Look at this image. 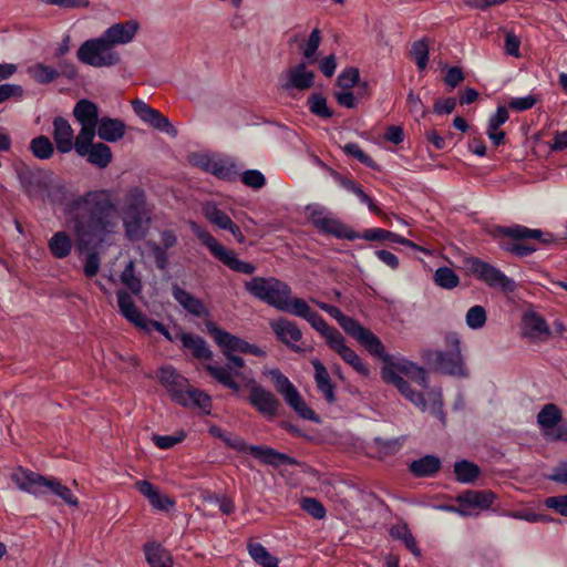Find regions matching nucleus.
I'll return each mask as SVG.
<instances>
[{
    "label": "nucleus",
    "instance_id": "7c9ffc66",
    "mask_svg": "<svg viewBox=\"0 0 567 567\" xmlns=\"http://www.w3.org/2000/svg\"><path fill=\"white\" fill-rule=\"evenodd\" d=\"M442 462L435 455H424L409 465L410 473L416 478L434 477L441 470Z\"/></svg>",
    "mask_w": 567,
    "mask_h": 567
},
{
    "label": "nucleus",
    "instance_id": "864d4df0",
    "mask_svg": "<svg viewBox=\"0 0 567 567\" xmlns=\"http://www.w3.org/2000/svg\"><path fill=\"white\" fill-rule=\"evenodd\" d=\"M321 42V32L319 29H313L309 35V39L303 48L302 54L309 61L313 63L316 61L317 51Z\"/></svg>",
    "mask_w": 567,
    "mask_h": 567
},
{
    "label": "nucleus",
    "instance_id": "dca6fc26",
    "mask_svg": "<svg viewBox=\"0 0 567 567\" xmlns=\"http://www.w3.org/2000/svg\"><path fill=\"white\" fill-rule=\"evenodd\" d=\"M278 310L308 321L321 337H324L332 328L327 323L322 316L310 308L305 299L292 297V293L281 301Z\"/></svg>",
    "mask_w": 567,
    "mask_h": 567
},
{
    "label": "nucleus",
    "instance_id": "473e14b6",
    "mask_svg": "<svg viewBox=\"0 0 567 567\" xmlns=\"http://www.w3.org/2000/svg\"><path fill=\"white\" fill-rule=\"evenodd\" d=\"M239 175V168L233 158L215 154V177L236 182Z\"/></svg>",
    "mask_w": 567,
    "mask_h": 567
},
{
    "label": "nucleus",
    "instance_id": "6ab92c4d",
    "mask_svg": "<svg viewBox=\"0 0 567 567\" xmlns=\"http://www.w3.org/2000/svg\"><path fill=\"white\" fill-rule=\"evenodd\" d=\"M323 338L326 339L329 348L336 351L342 360L351 365L359 374L363 377H368L370 374L369 367L344 343L343 336L336 328L332 327Z\"/></svg>",
    "mask_w": 567,
    "mask_h": 567
},
{
    "label": "nucleus",
    "instance_id": "4468645a",
    "mask_svg": "<svg viewBox=\"0 0 567 567\" xmlns=\"http://www.w3.org/2000/svg\"><path fill=\"white\" fill-rule=\"evenodd\" d=\"M116 295L120 313L127 321L146 332L156 330L165 336L166 339L172 340L169 332L161 322L148 319L136 308L132 296L126 290L121 289Z\"/></svg>",
    "mask_w": 567,
    "mask_h": 567
},
{
    "label": "nucleus",
    "instance_id": "de8ad7c7",
    "mask_svg": "<svg viewBox=\"0 0 567 567\" xmlns=\"http://www.w3.org/2000/svg\"><path fill=\"white\" fill-rule=\"evenodd\" d=\"M523 320L528 330L538 334H550L548 323L540 315L533 311L526 312Z\"/></svg>",
    "mask_w": 567,
    "mask_h": 567
},
{
    "label": "nucleus",
    "instance_id": "9d476101",
    "mask_svg": "<svg viewBox=\"0 0 567 567\" xmlns=\"http://www.w3.org/2000/svg\"><path fill=\"white\" fill-rule=\"evenodd\" d=\"M11 480L19 489L37 497L49 493L59 497L64 487L56 478L45 477L23 467H17L11 474Z\"/></svg>",
    "mask_w": 567,
    "mask_h": 567
},
{
    "label": "nucleus",
    "instance_id": "09e8293b",
    "mask_svg": "<svg viewBox=\"0 0 567 567\" xmlns=\"http://www.w3.org/2000/svg\"><path fill=\"white\" fill-rule=\"evenodd\" d=\"M487 320L486 310L483 306L476 305L471 307L465 316V321L468 328L473 330L481 329L485 326Z\"/></svg>",
    "mask_w": 567,
    "mask_h": 567
},
{
    "label": "nucleus",
    "instance_id": "423d86ee",
    "mask_svg": "<svg viewBox=\"0 0 567 567\" xmlns=\"http://www.w3.org/2000/svg\"><path fill=\"white\" fill-rule=\"evenodd\" d=\"M215 437L220 439L226 446L241 454H249L266 465L278 467L280 465H299V462L286 453H281L266 445H250L241 436L223 432L215 426Z\"/></svg>",
    "mask_w": 567,
    "mask_h": 567
},
{
    "label": "nucleus",
    "instance_id": "37998d69",
    "mask_svg": "<svg viewBox=\"0 0 567 567\" xmlns=\"http://www.w3.org/2000/svg\"><path fill=\"white\" fill-rule=\"evenodd\" d=\"M28 74L39 84H48L56 80L60 73L52 66L37 63L28 68Z\"/></svg>",
    "mask_w": 567,
    "mask_h": 567
},
{
    "label": "nucleus",
    "instance_id": "6e6552de",
    "mask_svg": "<svg viewBox=\"0 0 567 567\" xmlns=\"http://www.w3.org/2000/svg\"><path fill=\"white\" fill-rule=\"evenodd\" d=\"M76 59L95 69L113 68L122 62L121 53L102 34L82 42L76 51Z\"/></svg>",
    "mask_w": 567,
    "mask_h": 567
},
{
    "label": "nucleus",
    "instance_id": "5701e85b",
    "mask_svg": "<svg viewBox=\"0 0 567 567\" xmlns=\"http://www.w3.org/2000/svg\"><path fill=\"white\" fill-rule=\"evenodd\" d=\"M270 328L281 343L293 351H300V348L295 344L302 339V332L297 323L280 317L270 322Z\"/></svg>",
    "mask_w": 567,
    "mask_h": 567
},
{
    "label": "nucleus",
    "instance_id": "338daca9",
    "mask_svg": "<svg viewBox=\"0 0 567 567\" xmlns=\"http://www.w3.org/2000/svg\"><path fill=\"white\" fill-rule=\"evenodd\" d=\"M545 436L549 441H561L567 443V419L561 421L554 431H546Z\"/></svg>",
    "mask_w": 567,
    "mask_h": 567
},
{
    "label": "nucleus",
    "instance_id": "a878e982",
    "mask_svg": "<svg viewBox=\"0 0 567 567\" xmlns=\"http://www.w3.org/2000/svg\"><path fill=\"white\" fill-rule=\"evenodd\" d=\"M313 225L320 233L332 235L338 239L355 240L360 237V233L352 230L349 226L334 218H315Z\"/></svg>",
    "mask_w": 567,
    "mask_h": 567
},
{
    "label": "nucleus",
    "instance_id": "bb28decb",
    "mask_svg": "<svg viewBox=\"0 0 567 567\" xmlns=\"http://www.w3.org/2000/svg\"><path fill=\"white\" fill-rule=\"evenodd\" d=\"M53 140L60 153H69L74 148V132L68 120L56 116L53 120Z\"/></svg>",
    "mask_w": 567,
    "mask_h": 567
},
{
    "label": "nucleus",
    "instance_id": "c03bdc74",
    "mask_svg": "<svg viewBox=\"0 0 567 567\" xmlns=\"http://www.w3.org/2000/svg\"><path fill=\"white\" fill-rule=\"evenodd\" d=\"M381 378L389 384L394 385L398 391L406 398V395L411 393L413 390L411 384L399 375L391 367H382L381 369Z\"/></svg>",
    "mask_w": 567,
    "mask_h": 567
},
{
    "label": "nucleus",
    "instance_id": "3c124183",
    "mask_svg": "<svg viewBox=\"0 0 567 567\" xmlns=\"http://www.w3.org/2000/svg\"><path fill=\"white\" fill-rule=\"evenodd\" d=\"M411 55L420 71L426 69L429 63V47L424 40L415 41L412 44Z\"/></svg>",
    "mask_w": 567,
    "mask_h": 567
},
{
    "label": "nucleus",
    "instance_id": "f03ea898",
    "mask_svg": "<svg viewBox=\"0 0 567 567\" xmlns=\"http://www.w3.org/2000/svg\"><path fill=\"white\" fill-rule=\"evenodd\" d=\"M215 344L226 358L225 363L215 362V381L233 391L235 395L240 393V384L237 380L252 381L251 371L246 368L240 354L266 357V351L256 344L227 332L215 326Z\"/></svg>",
    "mask_w": 567,
    "mask_h": 567
},
{
    "label": "nucleus",
    "instance_id": "a18cd8bd",
    "mask_svg": "<svg viewBox=\"0 0 567 567\" xmlns=\"http://www.w3.org/2000/svg\"><path fill=\"white\" fill-rule=\"evenodd\" d=\"M434 282L444 289H454L460 284L456 272L449 267H440L434 272Z\"/></svg>",
    "mask_w": 567,
    "mask_h": 567
},
{
    "label": "nucleus",
    "instance_id": "b1692460",
    "mask_svg": "<svg viewBox=\"0 0 567 567\" xmlns=\"http://www.w3.org/2000/svg\"><path fill=\"white\" fill-rule=\"evenodd\" d=\"M215 259H218L224 266L238 274L252 275L257 269L254 264L240 260L235 250L226 248L216 240Z\"/></svg>",
    "mask_w": 567,
    "mask_h": 567
},
{
    "label": "nucleus",
    "instance_id": "ea45409f",
    "mask_svg": "<svg viewBox=\"0 0 567 567\" xmlns=\"http://www.w3.org/2000/svg\"><path fill=\"white\" fill-rule=\"evenodd\" d=\"M215 227L224 230H228L235 240L239 244L245 243V236L241 233L239 226L233 221V219L223 210L215 206Z\"/></svg>",
    "mask_w": 567,
    "mask_h": 567
},
{
    "label": "nucleus",
    "instance_id": "20e7f679",
    "mask_svg": "<svg viewBox=\"0 0 567 567\" xmlns=\"http://www.w3.org/2000/svg\"><path fill=\"white\" fill-rule=\"evenodd\" d=\"M18 179L23 193L32 202L55 205L66 200L68 189L52 171L23 168L18 172Z\"/></svg>",
    "mask_w": 567,
    "mask_h": 567
},
{
    "label": "nucleus",
    "instance_id": "6e6d98bb",
    "mask_svg": "<svg viewBox=\"0 0 567 567\" xmlns=\"http://www.w3.org/2000/svg\"><path fill=\"white\" fill-rule=\"evenodd\" d=\"M239 176L243 184L252 189H260L266 185V177L258 169H247Z\"/></svg>",
    "mask_w": 567,
    "mask_h": 567
},
{
    "label": "nucleus",
    "instance_id": "49530a36",
    "mask_svg": "<svg viewBox=\"0 0 567 567\" xmlns=\"http://www.w3.org/2000/svg\"><path fill=\"white\" fill-rule=\"evenodd\" d=\"M122 284L130 289L133 295H140L142 291L141 279L135 275V264L131 260L122 271L121 276Z\"/></svg>",
    "mask_w": 567,
    "mask_h": 567
},
{
    "label": "nucleus",
    "instance_id": "9b49d317",
    "mask_svg": "<svg viewBox=\"0 0 567 567\" xmlns=\"http://www.w3.org/2000/svg\"><path fill=\"white\" fill-rule=\"evenodd\" d=\"M271 381L276 391L282 395L285 402L303 420L320 423V416L307 405L298 389L278 369L270 371Z\"/></svg>",
    "mask_w": 567,
    "mask_h": 567
},
{
    "label": "nucleus",
    "instance_id": "c85d7f7f",
    "mask_svg": "<svg viewBox=\"0 0 567 567\" xmlns=\"http://www.w3.org/2000/svg\"><path fill=\"white\" fill-rule=\"evenodd\" d=\"M126 125L122 120L104 116L100 118L96 127L99 137L105 142L114 143L123 138Z\"/></svg>",
    "mask_w": 567,
    "mask_h": 567
},
{
    "label": "nucleus",
    "instance_id": "052dcab7",
    "mask_svg": "<svg viewBox=\"0 0 567 567\" xmlns=\"http://www.w3.org/2000/svg\"><path fill=\"white\" fill-rule=\"evenodd\" d=\"M509 118L508 111L505 106L499 105L496 112L488 118L487 130L496 131Z\"/></svg>",
    "mask_w": 567,
    "mask_h": 567
},
{
    "label": "nucleus",
    "instance_id": "4d7b16f0",
    "mask_svg": "<svg viewBox=\"0 0 567 567\" xmlns=\"http://www.w3.org/2000/svg\"><path fill=\"white\" fill-rule=\"evenodd\" d=\"M544 505L556 512L557 514L567 517V494L558 496H549L544 499Z\"/></svg>",
    "mask_w": 567,
    "mask_h": 567
},
{
    "label": "nucleus",
    "instance_id": "2f4dec72",
    "mask_svg": "<svg viewBox=\"0 0 567 567\" xmlns=\"http://www.w3.org/2000/svg\"><path fill=\"white\" fill-rule=\"evenodd\" d=\"M144 554L151 567H173V558L168 550L158 544H146Z\"/></svg>",
    "mask_w": 567,
    "mask_h": 567
},
{
    "label": "nucleus",
    "instance_id": "f3484780",
    "mask_svg": "<svg viewBox=\"0 0 567 567\" xmlns=\"http://www.w3.org/2000/svg\"><path fill=\"white\" fill-rule=\"evenodd\" d=\"M73 116L81 125V130L75 140H80V144L82 145L90 138H94L100 122L97 105L85 99L80 100L73 109Z\"/></svg>",
    "mask_w": 567,
    "mask_h": 567
},
{
    "label": "nucleus",
    "instance_id": "680f3d73",
    "mask_svg": "<svg viewBox=\"0 0 567 567\" xmlns=\"http://www.w3.org/2000/svg\"><path fill=\"white\" fill-rule=\"evenodd\" d=\"M456 107L454 97L437 99L433 105V113L437 115L451 114Z\"/></svg>",
    "mask_w": 567,
    "mask_h": 567
},
{
    "label": "nucleus",
    "instance_id": "f8f14e48",
    "mask_svg": "<svg viewBox=\"0 0 567 567\" xmlns=\"http://www.w3.org/2000/svg\"><path fill=\"white\" fill-rule=\"evenodd\" d=\"M467 266L470 272L489 288L499 289L503 292H513L516 289V284L512 278L478 257H471L467 260Z\"/></svg>",
    "mask_w": 567,
    "mask_h": 567
},
{
    "label": "nucleus",
    "instance_id": "4c0bfd02",
    "mask_svg": "<svg viewBox=\"0 0 567 567\" xmlns=\"http://www.w3.org/2000/svg\"><path fill=\"white\" fill-rule=\"evenodd\" d=\"M179 340L185 349L192 352L195 358H208L210 351L203 338L190 333H181Z\"/></svg>",
    "mask_w": 567,
    "mask_h": 567
},
{
    "label": "nucleus",
    "instance_id": "58836bf2",
    "mask_svg": "<svg viewBox=\"0 0 567 567\" xmlns=\"http://www.w3.org/2000/svg\"><path fill=\"white\" fill-rule=\"evenodd\" d=\"M29 150L35 158L45 161L53 156L55 148L48 136L39 135L30 141Z\"/></svg>",
    "mask_w": 567,
    "mask_h": 567
},
{
    "label": "nucleus",
    "instance_id": "1a4fd4ad",
    "mask_svg": "<svg viewBox=\"0 0 567 567\" xmlns=\"http://www.w3.org/2000/svg\"><path fill=\"white\" fill-rule=\"evenodd\" d=\"M244 288L251 297L277 310L281 301L292 293L287 282L272 276H255L244 282Z\"/></svg>",
    "mask_w": 567,
    "mask_h": 567
},
{
    "label": "nucleus",
    "instance_id": "39448f33",
    "mask_svg": "<svg viewBox=\"0 0 567 567\" xmlns=\"http://www.w3.org/2000/svg\"><path fill=\"white\" fill-rule=\"evenodd\" d=\"M158 380L176 403L205 414L210 413V396L198 389L192 388L187 379L177 373L174 368H162L158 371Z\"/></svg>",
    "mask_w": 567,
    "mask_h": 567
},
{
    "label": "nucleus",
    "instance_id": "7ed1b4c3",
    "mask_svg": "<svg viewBox=\"0 0 567 567\" xmlns=\"http://www.w3.org/2000/svg\"><path fill=\"white\" fill-rule=\"evenodd\" d=\"M494 236L498 238V245L502 250L519 258L528 257L537 250L535 244L528 243L529 239L547 247L558 246L565 240L564 237H556L549 231L533 229L518 224L496 226Z\"/></svg>",
    "mask_w": 567,
    "mask_h": 567
},
{
    "label": "nucleus",
    "instance_id": "0e129e2a",
    "mask_svg": "<svg viewBox=\"0 0 567 567\" xmlns=\"http://www.w3.org/2000/svg\"><path fill=\"white\" fill-rule=\"evenodd\" d=\"M23 89L21 85L6 83L0 85V104L10 97H21Z\"/></svg>",
    "mask_w": 567,
    "mask_h": 567
},
{
    "label": "nucleus",
    "instance_id": "2eb2a0df",
    "mask_svg": "<svg viewBox=\"0 0 567 567\" xmlns=\"http://www.w3.org/2000/svg\"><path fill=\"white\" fill-rule=\"evenodd\" d=\"M237 382L240 384V392H243V389L245 388L250 390L248 402L259 413L270 420L279 414V409L281 408L280 401L272 392L258 384L254 378L251 382H246L245 380L239 379ZM237 396L241 398L243 395L239 393Z\"/></svg>",
    "mask_w": 567,
    "mask_h": 567
},
{
    "label": "nucleus",
    "instance_id": "603ef678",
    "mask_svg": "<svg viewBox=\"0 0 567 567\" xmlns=\"http://www.w3.org/2000/svg\"><path fill=\"white\" fill-rule=\"evenodd\" d=\"M300 507L316 519H323L327 515L323 504L315 497H303Z\"/></svg>",
    "mask_w": 567,
    "mask_h": 567
},
{
    "label": "nucleus",
    "instance_id": "e433bc0d",
    "mask_svg": "<svg viewBox=\"0 0 567 567\" xmlns=\"http://www.w3.org/2000/svg\"><path fill=\"white\" fill-rule=\"evenodd\" d=\"M248 553L260 567H278L279 560L260 543H248Z\"/></svg>",
    "mask_w": 567,
    "mask_h": 567
},
{
    "label": "nucleus",
    "instance_id": "0eeeda50",
    "mask_svg": "<svg viewBox=\"0 0 567 567\" xmlns=\"http://www.w3.org/2000/svg\"><path fill=\"white\" fill-rule=\"evenodd\" d=\"M460 346V340L455 338L453 342V349L424 350L422 352V360L426 365L439 373L456 378H468L470 372L465 365Z\"/></svg>",
    "mask_w": 567,
    "mask_h": 567
},
{
    "label": "nucleus",
    "instance_id": "a19ab883",
    "mask_svg": "<svg viewBox=\"0 0 567 567\" xmlns=\"http://www.w3.org/2000/svg\"><path fill=\"white\" fill-rule=\"evenodd\" d=\"M456 480L461 483H473L481 474L480 467L466 460L457 461L454 464Z\"/></svg>",
    "mask_w": 567,
    "mask_h": 567
},
{
    "label": "nucleus",
    "instance_id": "5fc2aeb1",
    "mask_svg": "<svg viewBox=\"0 0 567 567\" xmlns=\"http://www.w3.org/2000/svg\"><path fill=\"white\" fill-rule=\"evenodd\" d=\"M360 82V73L357 68H348L343 70L337 79V85L342 90H351Z\"/></svg>",
    "mask_w": 567,
    "mask_h": 567
},
{
    "label": "nucleus",
    "instance_id": "c756f323",
    "mask_svg": "<svg viewBox=\"0 0 567 567\" xmlns=\"http://www.w3.org/2000/svg\"><path fill=\"white\" fill-rule=\"evenodd\" d=\"M136 488L144 495L153 507L159 511H168L174 507L175 502L166 494L159 493V491L148 481H138Z\"/></svg>",
    "mask_w": 567,
    "mask_h": 567
},
{
    "label": "nucleus",
    "instance_id": "bf43d9fd",
    "mask_svg": "<svg viewBox=\"0 0 567 567\" xmlns=\"http://www.w3.org/2000/svg\"><path fill=\"white\" fill-rule=\"evenodd\" d=\"M536 97L529 94L523 97H513L508 102V107L516 112H524L530 110L536 104Z\"/></svg>",
    "mask_w": 567,
    "mask_h": 567
},
{
    "label": "nucleus",
    "instance_id": "4be33fe9",
    "mask_svg": "<svg viewBox=\"0 0 567 567\" xmlns=\"http://www.w3.org/2000/svg\"><path fill=\"white\" fill-rule=\"evenodd\" d=\"M132 107L143 122L148 123L154 128L165 132L172 136L177 135V130L171 124L169 120L162 115L157 110L152 109L144 101H133Z\"/></svg>",
    "mask_w": 567,
    "mask_h": 567
},
{
    "label": "nucleus",
    "instance_id": "a211bd4d",
    "mask_svg": "<svg viewBox=\"0 0 567 567\" xmlns=\"http://www.w3.org/2000/svg\"><path fill=\"white\" fill-rule=\"evenodd\" d=\"M458 506L444 505L441 508L462 516H468L467 508L487 509L495 501V494L491 491H466L457 495Z\"/></svg>",
    "mask_w": 567,
    "mask_h": 567
},
{
    "label": "nucleus",
    "instance_id": "69168bd1",
    "mask_svg": "<svg viewBox=\"0 0 567 567\" xmlns=\"http://www.w3.org/2000/svg\"><path fill=\"white\" fill-rule=\"evenodd\" d=\"M520 39L514 32L506 33L505 37V52L514 58L520 56L519 52Z\"/></svg>",
    "mask_w": 567,
    "mask_h": 567
},
{
    "label": "nucleus",
    "instance_id": "cd10ccee",
    "mask_svg": "<svg viewBox=\"0 0 567 567\" xmlns=\"http://www.w3.org/2000/svg\"><path fill=\"white\" fill-rule=\"evenodd\" d=\"M384 367H391L395 372H401L413 382L417 383L423 389L429 388V378L427 372L424 368L417 365L413 361L401 359L396 362L390 360V362H384Z\"/></svg>",
    "mask_w": 567,
    "mask_h": 567
},
{
    "label": "nucleus",
    "instance_id": "e2e57ef3",
    "mask_svg": "<svg viewBox=\"0 0 567 567\" xmlns=\"http://www.w3.org/2000/svg\"><path fill=\"white\" fill-rule=\"evenodd\" d=\"M547 480L567 485V461L559 462L553 467L551 473L546 476Z\"/></svg>",
    "mask_w": 567,
    "mask_h": 567
},
{
    "label": "nucleus",
    "instance_id": "393cba45",
    "mask_svg": "<svg viewBox=\"0 0 567 567\" xmlns=\"http://www.w3.org/2000/svg\"><path fill=\"white\" fill-rule=\"evenodd\" d=\"M315 84V73L307 70L305 62H300L293 68L288 69L287 80L281 84V89L285 91L297 89L305 91L312 87Z\"/></svg>",
    "mask_w": 567,
    "mask_h": 567
},
{
    "label": "nucleus",
    "instance_id": "c9c22d12",
    "mask_svg": "<svg viewBox=\"0 0 567 567\" xmlns=\"http://www.w3.org/2000/svg\"><path fill=\"white\" fill-rule=\"evenodd\" d=\"M173 296L176 301L188 312L195 316H202L205 311V308L202 301L178 286H174Z\"/></svg>",
    "mask_w": 567,
    "mask_h": 567
},
{
    "label": "nucleus",
    "instance_id": "13d9d810",
    "mask_svg": "<svg viewBox=\"0 0 567 567\" xmlns=\"http://www.w3.org/2000/svg\"><path fill=\"white\" fill-rule=\"evenodd\" d=\"M188 162L204 172H212V158L207 153L195 152L188 155Z\"/></svg>",
    "mask_w": 567,
    "mask_h": 567
},
{
    "label": "nucleus",
    "instance_id": "412c9836",
    "mask_svg": "<svg viewBox=\"0 0 567 567\" xmlns=\"http://www.w3.org/2000/svg\"><path fill=\"white\" fill-rule=\"evenodd\" d=\"M93 140L94 138H90L82 145L80 144V140H75L74 150L79 156L86 157L89 163L99 168H105L112 162V151L104 143L94 144Z\"/></svg>",
    "mask_w": 567,
    "mask_h": 567
},
{
    "label": "nucleus",
    "instance_id": "72a5a7b5",
    "mask_svg": "<svg viewBox=\"0 0 567 567\" xmlns=\"http://www.w3.org/2000/svg\"><path fill=\"white\" fill-rule=\"evenodd\" d=\"M561 420L563 413L554 403L545 404L537 414V423L545 432L555 430Z\"/></svg>",
    "mask_w": 567,
    "mask_h": 567
},
{
    "label": "nucleus",
    "instance_id": "774afa93",
    "mask_svg": "<svg viewBox=\"0 0 567 567\" xmlns=\"http://www.w3.org/2000/svg\"><path fill=\"white\" fill-rule=\"evenodd\" d=\"M100 257L95 252H91L87 255L85 264H84V274L86 277H94L100 270Z\"/></svg>",
    "mask_w": 567,
    "mask_h": 567
},
{
    "label": "nucleus",
    "instance_id": "aec40b11",
    "mask_svg": "<svg viewBox=\"0 0 567 567\" xmlns=\"http://www.w3.org/2000/svg\"><path fill=\"white\" fill-rule=\"evenodd\" d=\"M138 30V21L130 19L111 24L101 34L112 45L113 49H116V47L132 43L135 40Z\"/></svg>",
    "mask_w": 567,
    "mask_h": 567
},
{
    "label": "nucleus",
    "instance_id": "79ce46f5",
    "mask_svg": "<svg viewBox=\"0 0 567 567\" xmlns=\"http://www.w3.org/2000/svg\"><path fill=\"white\" fill-rule=\"evenodd\" d=\"M307 105L311 114L328 120L333 116V111L327 105V99L322 93H312L308 100Z\"/></svg>",
    "mask_w": 567,
    "mask_h": 567
},
{
    "label": "nucleus",
    "instance_id": "8fccbe9b",
    "mask_svg": "<svg viewBox=\"0 0 567 567\" xmlns=\"http://www.w3.org/2000/svg\"><path fill=\"white\" fill-rule=\"evenodd\" d=\"M343 152L347 155L352 156L355 159H358L364 166H367L369 168H372V169H379V165L375 163V161L370 155L364 153L361 150V147L359 146V144H357V143H347L343 146Z\"/></svg>",
    "mask_w": 567,
    "mask_h": 567
},
{
    "label": "nucleus",
    "instance_id": "f257e3e1",
    "mask_svg": "<svg viewBox=\"0 0 567 567\" xmlns=\"http://www.w3.org/2000/svg\"><path fill=\"white\" fill-rule=\"evenodd\" d=\"M66 226L74 233L80 247H99L118 231L120 219L130 240L142 239L151 224L152 208L143 189L127 192L121 209L110 189L91 190L68 200L64 205Z\"/></svg>",
    "mask_w": 567,
    "mask_h": 567
},
{
    "label": "nucleus",
    "instance_id": "f704fd0d",
    "mask_svg": "<svg viewBox=\"0 0 567 567\" xmlns=\"http://www.w3.org/2000/svg\"><path fill=\"white\" fill-rule=\"evenodd\" d=\"M48 247L55 258L63 259L71 254L72 240L65 231H58L50 238Z\"/></svg>",
    "mask_w": 567,
    "mask_h": 567
},
{
    "label": "nucleus",
    "instance_id": "ddd939ff",
    "mask_svg": "<svg viewBox=\"0 0 567 567\" xmlns=\"http://www.w3.org/2000/svg\"><path fill=\"white\" fill-rule=\"evenodd\" d=\"M338 323L341 328L358 342H360L372 355L383 362H390L391 354L384 351L382 341L368 328L363 327L357 319L342 315Z\"/></svg>",
    "mask_w": 567,
    "mask_h": 567
}]
</instances>
